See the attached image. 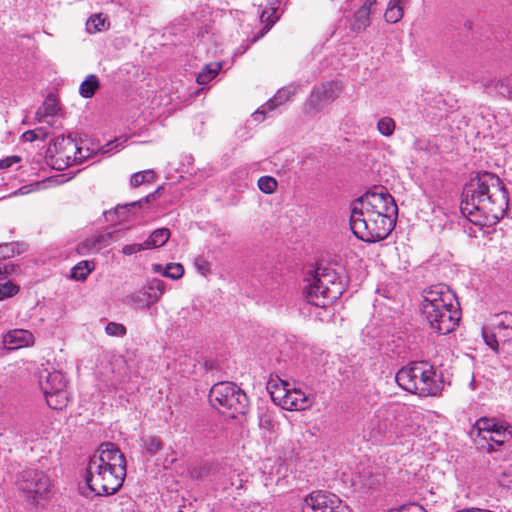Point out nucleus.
Listing matches in <instances>:
<instances>
[{"label":"nucleus","instance_id":"4c0bfd02","mask_svg":"<svg viewBox=\"0 0 512 512\" xmlns=\"http://www.w3.org/2000/svg\"><path fill=\"white\" fill-rule=\"evenodd\" d=\"M139 207L141 208V201H134L127 204L117 205L113 211H109L108 214L111 216L112 214H116L118 217H123L127 212L131 209Z\"/></svg>","mask_w":512,"mask_h":512},{"label":"nucleus","instance_id":"6e6d98bb","mask_svg":"<svg viewBox=\"0 0 512 512\" xmlns=\"http://www.w3.org/2000/svg\"><path fill=\"white\" fill-rule=\"evenodd\" d=\"M261 423H262L263 425H265V424H266V425H270V424H271V421H270L269 419L263 418V419L261 420Z\"/></svg>","mask_w":512,"mask_h":512},{"label":"nucleus","instance_id":"e433bc0d","mask_svg":"<svg viewBox=\"0 0 512 512\" xmlns=\"http://www.w3.org/2000/svg\"><path fill=\"white\" fill-rule=\"evenodd\" d=\"M184 274V268L180 263H169L163 270V276L173 280L180 279Z\"/></svg>","mask_w":512,"mask_h":512},{"label":"nucleus","instance_id":"79ce46f5","mask_svg":"<svg viewBox=\"0 0 512 512\" xmlns=\"http://www.w3.org/2000/svg\"><path fill=\"white\" fill-rule=\"evenodd\" d=\"M147 250L145 242L144 243H134V244H127L123 246L122 253L124 255H133L140 251Z\"/></svg>","mask_w":512,"mask_h":512},{"label":"nucleus","instance_id":"de8ad7c7","mask_svg":"<svg viewBox=\"0 0 512 512\" xmlns=\"http://www.w3.org/2000/svg\"><path fill=\"white\" fill-rule=\"evenodd\" d=\"M24 138L28 141H34L35 139L41 137H45L46 133H44L43 129H37V130H30L23 134Z\"/></svg>","mask_w":512,"mask_h":512},{"label":"nucleus","instance_id":"ddd939ff","mask_svg":"<svg viewBox=\"0 0 512 512\" xmlns=\"http://www.w3.org/2000/svg\"><path fill=\"white\" fill-rule=\"evenodd\" d=\"M51 152H55L61 159H66L67 165L81 163L90 157L89 149L79 147L71 137L59 136L54 140Z\"/></svg>","mask_w":512,"mask_h":512},{"label":"nucleus","instance_id":"58836bf2","mask_svg":"<svg viewBox=\"0 0 512 512\" xmlns=\"http://www.w3.org/2000/svg\"><path fill=\"white\" fill-rule=\"evenodd\" d=\"M18 291L19 288L10 281L0 283V300H3L6 297H12L16 295Z\"/></svg>","mask_w":512,"mask_h":512},{"label":"nucleus","instance_id":"c9c22d12","mask_svg":"<svg viewBox=\"0 0 512 512\" xmlns=\"http://www.w3.org/2000/svg\"><path fill=\"white\" fill-rule=\"evenodd\" d=\"M278 183L271 176H262L258 180L259 189L265 194H272L277 189Z\"/></svg>","mask_w":512,"mask_h":512},{"label":"nucleus","instance_id":"bb28decb","mask_svg":"<svg viewBox=\"0 0 512 512\" xmlns=\"http://www.w3.org/2000/svg\"><path fill=\"white\" fill-rule=\"evenodd\" d=\"M100 87L99 79L96 75L90 74L80 84L79 93L84 98H91Z\"/></svg>","mask_w":512,"mask_h":512},{"label":"nucleus","instance_id":"0eeeda50","mask_svg":"<svg viewBox=\"0 0 512 512\" xmlns=\"http://www.w3.org/2000/svg\"><path fill=\"white\" fill-rule=\"evenodd\" d=\"M304 287L307 301L317 307H326L335 302L343 293V285L337 273L328 267L318 266Z\"/></svg>","mask_w":512,"mask_h":512},{"label":"nucleus","instance_id":"3c124183","mask_svg":"<svg viewBox=\"0 0 512 512\" xmlns=\"http://www.w3.org/2000/svg\"><path fill=\"white\" fill-rule=\"evenodd\" d=\"M235 476H236V478H237V479H236V481H231L230 485H231L232 487H235V488H237V489H240V488H242V479L240 478V475H239V474H235Z\"/></svg>","mask_w":512,"mask_h":512},{"label":"nucleus","instance_id":"a18cd8bd","mask_svg":"<svg viewBox=\"0 0 512 512\" xmlns=\"http://www.w3.org/2000/svg\"><path fill=\"white\" fill-rule=\"evenodd\" d=\"M16 271V266L11 262L1 261V277H8Z\"/></svg>","mask_w":512,"mask_h":512},{"label":"nucleus","instance_id":"f3484780","mask_svg":"<svg viewBox=\"0 0 512 512\" xmlns=\"http://www.w3.org/2000/svg\"><path fill=\"white\" fill-rule=\"evenodd\" d=\"M34 341L33 334L26 329L10 330L3 337L5 347L10 350L31 346L34 344Z\"/></svg>","mask_w":512,"mask_h":512},{"label":"nucleus","instance_id":"4468645a","mask_svg":"<svg viewBox=\"0 0 512 512\" xmlns=\"http://www.w3.org/2000/svg\"><path fill=\"white\" fill-rule=\"evenodd\" d=\"M341 500L335 494L314 491L304 499L302 512H341Z\"/></svg>","mask_w":512,"mask_h":512},{"label":"nucleus","instance_id":"393cba45","mask_svg":"<svg viewBox=\"0 0 512 512\" xmlns=\"http://www.w3.org/2000/svg\"><path fill=\"white\" fill-rule=\"evenodd\" d=\"M170 235L168 228L156 229L145 241L147 250L163 246L169 240Z\"/></svg>","mask_w":512,"mask_h":512},{"label":"nucleus","instance_id":"603ef678","mask_svg":"<svg viewBox=\"0 0 512 512\" xmlns=\"http://www.w3.org/2000/svg\"><path fill=\"white\" fill-rule=\"evenodd\" d=\"M389 2L393 3V5H399L401 7H404L406 4L409 3V0H390Z\"/></svg>","mask_w":512,"mask_h":512},{"label":"nucleus","instance_id":"dca6fc26","mask_svg":"<svg viewBox=\"0 0 512 512\" xmlns=\"http://www.w3.org/2000/svg\"><path fill=\"white\" fill-rule=\"evenodd\" d=\"M39 386L43 394L59 392L66 388V379L60 371L43 368L39 371Z\"/></svg>","mask_w":512,"mask_h":512},{"label":"nucleus","instance_id":"a19ab883","mask_svg":"<svg viewBox=\"0 0 512 512\" xmlns=\"http://www.w3.org/2000/svg\"><path fill=\"white\" fill-rule=\"evenodd\" d=\"M15 254V245L13 243H5L0 245V261H5L13 257Z\"/></svg>","mask_w":512,"mask_h":512},{"label":"nucleus","instance_id":"f704fd0d","mask_svg":"<svg viewBox=\"0 0 512 512\" xmlns=\"http://www.w3.org/2000/svg\"><path fill=\"white\" fill-rule=\"evenodd\" d=\"M162 448V441L155 436H147L143 438V449L150 455H155Z\"/></svg>","mask_w":512,"mask_h":512},{"label":"nucleus","instance_id":"2eb2a0df","mask_svg":"<svg viewBox=\"0 0 512 512\" xmlns=\"http://www.w3.org/2000/svg\"><path fill=\"white\" fill-rule=\"evenodd\" d=\"M297 90L298 86L296 85H289L278 90L272 99H270L266 104L262 105L255 111V113L253 114L254 120H264L267 112L272 111L279 105H282L285 102L289 101L297 93Z\"/></svg>","mask_w":512,"mask_h":512},{"label":"nucleus","instance_id":"f03ea898","mask_svg":"<svg viewBox=\"0 0 512 512\" xmlns=\"http://www.w3.org/2000/svg\"><path fill=\"white\" fill-rule=\"evenodd\" d=\"M397 215L394 198L381 187L368 191L352 203L350 227L358 239L378 242L394 229Z\"/></svg>","mask_w":512,"mask_h":512},{"label":"nucleus","instance_id":"5701e85b","mask_svg":"<svg viewBox=\"0 0 512 512\" xmlns=\"http://www.w3.org/2000/svg\"><path fill=\"white\" fill-rule=\"evenodd\" d=\"M483 86L489 94L495 93L512 99V75L484 82Z\"/></svg>","mask_w":512,"mask_h":512},{"label":"nucleus","instance_id":"6ab92c4d","mask_svg":"<svg viewBox=\"0 0 512 512\" xmlns=\"http://www.w3.org/2000/svg\"><path fill=\"white\" fill-rule=\"evenodd\" d=\"M291 387V384L285 380H282L277 375H271L267 382V390L270 393L272 401L279 406H282L285 402L287 393Z\"/></svg>","mask_w":512,"mask_h":512},{"label":"nucleus","instance_id":"49530a36","mask_svg":"<svg viewBox=\"0 0 512 512\" xmlns=\"http://www.w3.org/2000/svg\"><path fill=\"white\" fill-rule=\"evenodd\" d=\"M195 266L202 275H207L210 272L209 263L203 258H197L195 260Z\"/></svg>","mask_w":512,"mask_h":512},{"label":"nucleus","instance_id":"412c9836","mask_svg":"<svg viewBox=\"0 0 512 512\" xmlns=\"http://www.w3.org/2000/svg\"><path fill=\"white\" fill-rule=\"evenodd\" d=\"M112 239L111 233H101L92 236L91 238L83 241L79 247L78 252L80 254L97 253L104 247H106Z\"/></svg>","mask_w":512,"mask_h":512},{"label":"nucleus","instance_id":"6e6552de","mask_svg":"<svg viewBox=\"0 0 512 512\" xmlns=\"http://www.w3.org/2000/svg\"><path fill=\"white\" fill-rule=\"evenodd\" d=\"M209 401L220 413L235 418L248 411L249 401L245 392L232 382H219L212 386Z\"/></svg>","mask_w":512,"mask_h":512},{"label":"nucleus","instance_id":"b1692460","mask_svg":"<svg viewBox=\"0 0 512 512\" xmlns=\"http://www.w3.org/2000/svg\"><path fill=\"white\" fill-rule=\"evenodd\" d=\"M275 5L276 3L262 10L260 20L262 23H265V26L261 29L259 34L253 38V42L257 41L260 37L264 36L278 20V16L276 15L277 6Z\"/></svg>","mask_w":512,"mask_h":512},{"label":"nucleus","instance_id":"8fccbe9b","mask_svg":"<svg viewBox=\"0 0 512 512\" xmlns=\"http://www.w3.org/2000/svg\"><path fill=\"white\" fill-rule=\"evenodd\" d=\"M161 190V187H158L153 193H150L149 195H147L146 197H144L143 199H141V206L144 204V203H149L151 200L155 199L156 196L159 194Z\"/></svg>","mask_w":512,"mask_h":512},{"label":"nucleus","instance_id":"f257e3e1","mask_svg":"<svg viewBox=\"0 0 512 512\" xmlns=\"http://www.w3.org/2000/svg\"><path fill=\"white\" fill-rule=\"evenodd\" d=\"M507 208V190L501 179L493 173H478L463 188L460 209L475 225L497 224Z\"/></svg>","mask_w":512,"mask_h":512},{"label":"nucleus","instance_id":"1a4fd4ad","mask_svg":"<svg viewBox=\"0 0 512 512\" xmlns=\"http://www.w3.org/2000/svg\"><path fill=\"white\" fill-rule=\"evenodd\" d=\"M15 485L28 499L38 501L45 498L51 491L50 477L37 469H24L18 473Z\"/></svg>","mask_w":512,"mask_h":512},{"label":"nucleus","instance_id":"39448f33","mask_svg":"<svg viewBox=\"0 0 512 512\" xmlns=\"http://www.w3.org/2000/svg\"><path fill=\"white\" fill-rule=\"evenodd\" d=\"M395 381L403 390L420 397H435L443 390L444 382L428 362H412L402 367Z\"/></svg>","mask_w":512,"mask_h":512},{"label":"nucleus","instance_id":"20e7f679","mask_svg":"<svg viewBox=\"0 0 512 512\" xmlns=\"http://www.w3.org/2000/svg\"><path fill=\"white\" fill-rule=\"evenodd\" d=\"M422 298L421 315L429 328L439 335L452 332L461 319L454 292L444 284H437L425 289Z\"/></svg>","mask_w":512,"mask_h":512},{"label":"nucleus","instance_id":"aec40b11","mask_svg":"<svg viewBox=\"0 0 512 512\" xmlns=\"http://www.w3.org/2000/svg\"><path fill=\"white\" fill-rule=\"evenodd\" d=\"M165 292V283L159 279L150 280L146 287L144 288L142 294L145 297V301L142 299H133L134 303L144 302L143 306L150 307L151 304H154L160 300L162 295Z\"/></svg>","mask_w":512,"mask_h":512},{"label":"nucleus","instance_id":"09e8293b","mask_svg":"<svg viewBox=\"0 0 512 512\" xmlns=\"http://www.w3.org/2000/svg\"><path fill=\"white\" fill-rule=\"evenodd\" d=\"M20 161V157L18 156H10L0 160V169H5L11 167L13 164H16Z\"/></svg>","mask_w":512,"mask_h":512},{"label":"nucleus","instance_id":"423d86ee","mask_svg":"<svg viewBox=\"0 0 512 512\" xmlns=\"http://www.w3.org/2000/svg\"><path fill=\"white\" fill-rule=\"evenodd\" d=\"M418 418V413L405 406L381 407L372 421V430L387 440H396L413 434Z\"/></svg>","mask_w":512,"mask_h":512},{"label":"nucleus","instance_id":"f8f14e48","mask_svg":"<svg viewBox=\"0 0 512 512\" xmlns=\"http://www.w3.org/2000/svg\"><path fill=\"white\" fill-rule=\"evenodd\" d=\"M475 428L482 439L491 441L497 446L512 439V426L496 418L481 417L476 421Z\"/></svg>","mask_w":512,"mask_h":512},{"label":"nucleus","instance_id":"ea45409f","mask_svg":"<svg viewBox=\"0 0 512 512\" xmlns=\"http://www.w3.org/2000/svg\"><path fill=\"white\" fill-rule=\"evenodd\" d=\"M105 332L109 336H124L126 335V328L123 324L109 322L105 327Z\"/></svg>","mask_w":512,"mask_h":512},{"label":"nucleus","instance_id":"37998d69","mask_svg":"<svg viewBox=\"0 0 512 512\" xmlns=\"http://www.w3.org/2000/svg\"><path fill=\"white\" fill-rule=\"evenodd\" d=\"M208 473V466L207 464H200L198 466L193 467L190 470V476L193 479H201L202 477L206 476Z\"/></svg>","mask_w":512,"mask_h":512},{"label":"nucleus","instance_id":"5fc2aeb1","mask_svg":"<svg viewBox=\"0 0 512 512\" xmlns=\"http://www.w3.org/2000/svg\"><path fill=\"white\" fill-rule=\"evenodd\" d=\"M376 4V0H366L364 5H367L369 7V10L371 9V6Z\"/></svg>","mask_w":512,"mask_h":512},{"label":"nucleus","instance_id":"c03bdc74","mask_svg":"<svg viewBox=\"0 0 512 512\" xmlns=\"http://www.w3.org/2000/svg\"><path fill=\"white\" fill-rule=\"evenodd\" d=\"M390 512H426V510L418 504H409L401 506L399 509H392Z\"/></svg>","mask_w":512,"mask_h":512},{"label":"nucleus","instance_id":"9b49d317","mask_svg":"<svg viewBox=\"0 0 512 512\" xmlns=\"http://www.w3.org/2000/svg\"><path fill=\"white\" fill-rule=\"evenodd\" d=\"M342 88V84L339 81H328L315 87L311 92L310 98L305 103L304 112L306 114L320 112L339 97Z\"/></svg>","mask_w":512,"mask_h":512},{"label":"nucleus","instance_id":"9d476101","mask_svg":"<svg viewBox=\"0 0 512 512\" xmlns=\"http://www.w3.org/2000/svg\"><path fill=\"white\" fill-rule=\"evenodd\" d=\"M485 343L494 351L500 344L512 341V313L503 312L492 316L482 328Z\"/></svg>","mask_w":512,"mask_h":512},{"label":"nucleus","instance_id":"72a5a7b5","mask_svg":"<svg viewBox=\"0 0 512 512\" xmlns=\"http://www.w3.org/2000/svg\"><path fill=\"white\" fill-rule=\"evenodd\" d=\"M395 127V121L388 116L380 118L377 122L378 132L385 137L392 136L395 131Z\"/></svg>","mask_w":512,"mask_h":512},{"label":"nucleus","instance_id":"a878e982","mask_svg":"<svg viewBox=\"0 0 512 512\" xmlns=\"http://www.w3.org/2000/svg\"><path fill=\"white\" fill-rule=\"evenodd\" d=\"M370 13L367 5L360 7L354 14L352 29L357 32L365 30L370 24Z\"/></svg>","mask_w":512,"mask_h":512},{"label":"nucleus","instance_id":"7c9ffc66","mask_svg":"<svg viewBox=\"0 0 512 512\" xmlns=\"http://www.w3.org/2000/svg\"><path fill=\"white\" fill-rule=\"evenodd\" d=\"M107 28L108 24L106 18L103 17L102 14L92 15L86 22V30L90 34L104 31Z\"/></svg>","mask_w":512,"mask_h":512},{"label":"nucleus","instance_id":"13d9d810","mask_svg":"<svg viewBox=\"0 0 512 512\" xmlns=\"http://www.w3.org/2000/svg\"><path fill=\"white\" fill-rule=\"evenodd\" d=\"M24 187L23 188H20V193L21 194H24L25 192L23 191Z\"/></svg>","mask_w":512,"mask_h":512},{"label":"nucleus","instance_id":"a211bd4d","mask_svg":"<svg viewBox=\"0 0 512 512\" xmlns=\"http://www.w3.org/2000/svg\"><path fill=\"white\" fill-rule=\"evenodd\" d=\"M311 406L309 397L299 388L291 385L282 408L289 411L305 410Z\"/></svg>","mask_w":512,"mask_h":512},{"label":"nucleus","instance_id":"c85d7f7f","mask_svg":"<svg viewBox=\"0 0 512 512\" xmlns=\"http://www.w3.org/2000/svg\"><path fill=\"white\" fill-rule=\"evenodd\" d=\"M221 63H214L206 65L203 70L197 76V83L199 85H205L215 78L220 71Z\"/></svg>","mask_w":512,"mask_h":512},{"label":"nucleus","instance_id":"cd10ccee","mask_svg":"<svg viewBox=\"0 0 512 512\" xmlns=\"http://www.w3.org/2000/svg\"><path fill=\"white\" fill-rule=\"evenodd\" d=\"M44 396L48 406L55 410H60L65 407L68 401V396L65 389L51 394H44Z\"/></svg>","mask_w":512,"mask_h":512},{"label":"nucleus","instance_id":"c756f323","mask_svg":"<svg viewBox=\"0 0 512 512\" xmlns=\"http://www.w3.org/2000/svg\"><path fill=\"white\" fill-rule=\"evenodd\" d=\"M156 179L154 170H144L134 173L130 179V186L132 188L139 187L145 183H151Z\"/></svg>","mask_w":512,"mask_h":512},{"label":"nucleus","instance_id":"2f4dec72","mask_svg":"<svg viewBox=\"0 0 512 512\" xmlns=\"http://www.w3.org/2000/svg\"><path fill=\"white\" fill-rule=\"evenodd\" d=\"M94 266L89 261H80L71 269V278L75 280H85Z\"/></svg>","mask_w":512,"mask_h":512},{"label":"nucleus","instance_id":"473e14b6","mask_svg":"<svg viewBox=\"0 0 512 512\" xmlns=\"http://www.w3.org/2000/svg\"><path fill=\"white\" fill-rule=\"evenodd\" d=\"M404 16V9L399 5H393V3L388 2L387 9L385 11L384 17L388 23H397Z\"/></svg>","mask_w":512,"mask_h":512},{"label":"nucleus","instance_id":"7ed1b4c3","mask_svg":"<svg viewBox=\"0 0 512 512\" xmlns=\"http://www.w3.org/2000/svg\"><path fill=\"white\" fill-rule=\"evenodd\" d=\"M126 476V460L111 442L102 443L87 465L85 481L90 492L97 496L116 493Z\"/></svg>","mask_w":512,"mask_h":512},{"label":"nucleus","instance_id":"bf43d9fd","mask_svg":"<svg viewBox=\"0 0 512 512\" xmlns=\"http://www.w3.org/2000/svg\"><path fill=\"white\" fill-rule=\"evenodd\" d=\"M489 446H490L489 450H494V447L491 444H489Z\"/></svg>","mask_w":512,"mask_h":512},{"label":"nucleus","instance_id":"4be33fe9","mask_svg":"<svg viewBox=\"0 0 512 512\" xmlns=\"http://www.w3.org/2000/svg\"><path fill=\"white\" fill-rule=\"evenodd\" d=\"M58 111L59 106L57 98L49 94L43 104L37 109L35 117L39 123H46L51 126L53 123L49 118L57 115Z\"/></svg>","mask_w":512,"mask_h":512},{"label":"nucleus","instance_id":"4d7b16f0","mask_svg":"<svg viewBox=\"0 0 512 512\" xmlns=\"http://www.w3.org/2000/svg\"><path fill=\"white\" fill-rule=\"evenodd\" d=\"M235 474L236 473H233V477L231 478V481H236L237 478H234V477H236Z\"/></svg>","mask_w":512,"mask_h":512},{"label":"nucleus","instance_id":"864d4df0","mask_svg":"<svg viewBox=\"0 0 512 512\" xmlns=\"http://www.w3.org/2000/svg\"><path fill=\"white\" fill-rule=\"evenodd\" d=\"M153 270H154L155 272H158V273H162V274H163V270H164V268H163L160 264H155V265L153 266Z\"/></svg>","mask_w":512,"mask_h":512}]
</instances>
